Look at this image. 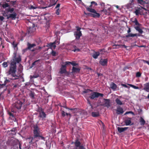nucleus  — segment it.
Instances as JSON below:
<instances>
[{
	"label": "nucleus",
	"instance_id": "obj_1",
	"mask_svg": "<svg viewBox=\"0 0 149 149\" xmlns=\"http://www.w3.org/2000/svg\"><path fill=\"white\" fill-rule=\"evenodd\" d=\"M9 70L7 73V76L9 77L10 79H18L19 77L16 74V65L14 63H11Z\"/></svg>",
	"mask_w": 149,
	"mask_h": 149
},
{
	"label": "nucleus",
	"instance_id": "obj_2",
	"mask_svg": "<svg viewBox=\"0 0 149 149\" xmlns=\"http://www.w3.org/2000/svg\"><path fill=\"white\" fill-rule=\"evenodd\" d=\"M103 94L98 92H93L90 94V98L91 99H94L95 98H97L99 96L102 97Z\"/></svg>",
	"mask_w": 149,
	"mask_h": 149
},
{
	"label": "nucleus",
	"instance_id": "obj_3",
	"mask_svg": "<svg viewBox=\"0 0 149 149\" xmlns=\"http://www.w3.org/2000/svg\"><path fill=\"white\" fill-rule=\"evenodd\" d=\"M77 31L74 33V35L75 36L76 39H79L81 35V32L80 31L81 28L77 27Z\"/></svg>",
	"mask_w": 149,
	"mask_h": 149
},
{
	"label": "nucleus",
	"instance_id": "obj_4",
	"mask_svg": "<svg viewBox=\"0 0 149 149\" xmlns=\"http://www.w3.org/2000/svg\"><path fill=\"white\" fill-rule=\"evenodd\" d=\"M34 133L35 137H38L39 136V129L38 127L35 125L34 127Z\"/></svg>",
	"mask_w": 149,
	"mask_h": 149
},
{
	"label": "nucleus",
	"instance_id": "obj_5",
	"mask_svg": "<svg viewBox=\"0 0 149 149\" xmlns=\"http://www.w3.org/2000/svg\"><path fill=\"white\" fill-rule=\"evenodd\" d=\"M22 103L19 100L17 101L13 105V106L18 109H20L22 107Z\"/></svg>",
	"mask_w": 149,
	"mask_h": 149
},
{
	"label": "nucleus",
	"instance_id": "obj_6",
	"mask_svg": "<svg viewBox=\"0 0 149 149\" xmlns=\"http://www.w3.org/2000/svg\"><path fill=\"white\" fill-rule=\"evenodd\" d=\"M75 144L76 147L78 149H85L84 146L81 145L80 142L78 141H76Z\"/></svg>",
	"mask_w": 149,
	"mask_h": 149
},
{
	"label": "nucleus",
	"instance_id": "obj_7",
	"mask_svg": "<svg viewBox=\"0 0 149 149\" xmlns=\"http://www.w3.org/2000/svg\"><path fill=\"white\" fill-rule=\"evenodd\" d=\"M17 14L15 12L13 13L10 14L7 16V19H9L10 18H11L13 19H15L16 18Z\"/></svg>",
	"mask_w": 149,
	"mask_h": 149
},
{
	"label": "nucleus",
	"instance_id": "obj_8",
	"mask_svg": "<svg viewBox=\"0 0 149 149\" xmlns=\"http://www.w3.org/2000/svg\"><path fill=\"white\" fill-rule=\"evenodd\" d=\"M36 45L34 44H31L30 43H28L27 44L28 49H30L31 51L33 52L35 50L33 48L36 46Z\"/></svg>",
	"mask_w": 149,
	"mask_h": 149
},
{
	"label": "nucleus",
	"instance_id": "obj_9",
	"mask_svg": "<svg viewBox=\"0 0 149 149\" xmlns=\"http://www.w3.org/2000/svg\"><path fill=\"white\" fill-rule=\"evenodd\" d=\"M121 97L120 96L118 98H116L115 100V101L116 103L118 105H122L123 104V102L121 100Z\"/></svg>",
	"mask_w": 149,
	"mask_h": 149
},
{
	"label": "nucleus",
	"instance_id": "obj_10",
	"mask_svg": "<svg viewBox=\"0 0 149 149\" xmlns=\"http://www.w3.org/2000/svg\"><path fill=\"white\" fill-rule=\"evenodd\" d=\"M39 117L42 118V119H44L46 117V114L45 112L41 110L39 111Z\"/></svg>",
	"mask_w": 149,
	"mask_h": 149
},
{
	"label": "nucleus",
	"instance_id": "obj_11",
	"mask_svg": "<svg viewBox=\"0 0 149 149\" xmlns=\"http://www.w3.org/2000/svg\"><path fill=\"white\" fill-rule=\"evenodd\" d=\"M107 59H101L100 61V63L102 65L105 66L107 65Z\"/></svg>",
	"mask_w": 149,
	"mask_h": 149
},
{
	"label": "nucleus",
	"instance_id": "obj_12",
	"mask_svg": "<svg viewBox=\"0 0 149 149\" xmlns=\"http://www.w3.org/2000/svg\"><path fill=\"white\" fill-rule=\"evenodd\" d=\"M80 69L78 68L73 67L72 70V72L73 73H76L79 72Z\"/></svg>",
	"mask_w": 149,
	"mask_h": 149
},
{
	"label": "nucleus",
	"instance_id": "obj_13",
	"mask_svg": "<svg viewBox=\"0 0 149 149\" xmlns=\"http://www.w3.org/2000/svg\"><path fill=\"white\" fill-rule=\"evenodd\" d=\"M104 100L105 101L104 104V106L106 107L107 108L109 107L110 106L109 100L106 99H104Z\"/></svg>",
	"mask_w": 149,
	"mask_h": 149
},
{
	"label": "nucleus",
	"instance_id": "obj_14",
	"mask_svg": "<svg viewBox=\"0 0 149 149\" xmlns=\"http://www.w3.org/2000/svg\"><path fill=\"white\" fill-rule=\"evenodd\" d=\"M142 9H144L145 10H146L145 8H143L141 7V8H139L138 9L136 10L134 12V13H135L136 15H138L141 13V10Z\"/></svg>",
	"mask_w": 149,
	"mask_h": 149
},
{
	"label": "nucleus",
	"instance_id": "obj_15",
	"mask_svg": "<svg viewBox=\"0 0 149 149\" xmlns=\"http://www.w3.org/2000/svg\"><path fill=\"white\" fill-rule=\"evenodd\" d=\"M116 111L117 113L118 114L123 113V109L120 106H118L117 107Z\"/></svg>",
	"mask_w": 149,
	"mask_h": 149
},
{
	"label": "nucleus",
	"instance_id": "obj_16",
	"mask_svg": "<svg viewBox=\"0 0 149 149\" xmlns=\"http://www.w3.org/2000/svg\"><path fill=\"white\" fill-rule=\"evenodd\" d=\"M55 43V42L53 43H50L48 44V46L49 47H50V48L52 49V50L53 49H55L56 47Z\"/></svg>",
	"mask_w": 149,
	"mask_h": 149
},
{
	"label": "nucleus",
	"instance_id": "obj_17",
	"mask_svg": "<svg viewBox=\"0 0 149 149\" xmlns=\"http://www.w3.org/2000/svg\"><path fill=\"white\" fill-rule=\"evenodd\" d=\"M66 72L65 65H62V67L61 69L60 72L61 74L65 73Z\"/></svg>",
	"mask_w": 149,
	"mask_h": 149
},
{
	"label": "nucleus",
	"instance_id": "obj_18",
	"mask_svg": "<svg viewBox=\"0 0 149 149\" xmlns=\"http://www.w3.org/2000/svg\"><path fill=\"white\" fill-rule=\"evenodd\" d=\"M127 127H118L117 129L118 130L119 132L120 133H121L122 132H123V131L126 130L127 129Z\"/></svg>",
	"mask_w": 149,
	"mask_h": 149
},
{
	"label": "nucleus",
	"instance_id": "obj_19",
	"mask_svg": "<svg viewBox=\"0 0 149 149\" xmlns=\"http://www.w3.org/2000/svg\"><path fill=\"white\" fill-rule=\"evenodd\" d=\"M110 87L114 91L116 90L117 87L116 84L113 83L110 84Z\"/></svg>",
	"mask_w": 149,
	"mask_h": 149
},
{
	"label": "nucleus",
	"instance_id": "obj_20",
	"mask_svg": "<svg viewBox=\"0 0 149 149\" xmlns=\"http://www.w3.org/2000/svg\"><path fill=\"white\" fill-rule=\"evenodd\" d=\"M100 53L98 52H95L93 54V57L94 58H97L99 55Z\"/></svg>",
	"mask_w": 149,
	"mask_h": 149
},
{
	"label": "nucleus",
	"instance_id": "obj_21",
	"mask_svg": "<svg viewBox=\"0 0 149 149\" xmlns=\"http://www.w3.org/2000/svg\"><path fill=\"white\" fill-rule=\"evenodd\" d=\"M79 114H80V116H81V117H82V116L85 114V112L84 111H79L77 113L76 115H79Z\"/></svg>",
	"mask_w": 149,
	"mask_h": 149
},
{
	"label": "nucleus",
	"instance_id": "obj_22",
	"mask_svg": "<svg viewBox=\"0 0 149 149\" xmlns=\"http://www.w3.org/2000/svg\"><path fill=\"white\" fill-rule=\"evenodd\" d=\"M39 76V75L38 74H34L33 76L32 75H31L30 76V81L31 82H33V81L32 80V79L34 78H36L38 77Z\"/></svg>",
	"mask_w": 149,
	"mask_h": 149
},
{
	"label": "nucleus",
	"instance_id": "obj_23",
	"mask_svg": "<svg viewBox=\"0 0 149 149\" xmlns=\"http://www.w3.org/2000/svg\"><path fill=\"white\" fill-rule=\"evenodd\" d=\"M135 29L137 31L140 33H143L142 30L139 26H136L135 27Z\"/></svg>",
	"mask_w": 149,
	"mask_h": 149
},
{
	"label": "nucleus",
	"instance_id": "obj_24",
	"mask_svg": "<svg viewBox=\"0 0 149 149\" xmlns=\"http://www.w3.org/2000/svg\"><path fill=\"white\" fill-rule=\"evenodd\" d=\"M131 122L130 118H129L125 121V123L126 125H130Z\"/></svg>",
	"mask_w": 149,
	"mask_h": 149
},
{
	"label": "nucleus",
	"instance_id": "obj_25",
	"mask_svg": "<svg viewBox=\"0 0 149 149\" xmlns=\"http://www.w3.org/2000/svg\"><path fill=\"white\" fill-rule=\"evenodd\" d=\"M12 44L15 50H16L17 49V44L15 43L14 41L12 43Z\"/></svg>",
	"mask_w": 149,
	"mask_h": 149
},
{
	"label": "nucleus",
	"instance_id": "obj_26",
	"mask_svg": "<svg viewBox=\"0 0 149 149\" xmlns=\"http://www.w3.org/2000/svg\"><path fill=\"white\" fill-rule=\"evenodd\" d=\"M140 121L141 125H143L145 123V121L141 117L140 119Z\"/></svg>",
	"mask_w": 149,
	"mask_h": 149
},
{
	"label": "nucleus",
	"instance_id": "obj_27",
	"mask_svg": "<svg viewBox=\"0 0 149 149\" xmlns=\"http://www.w3.org/2000/svg\"><path fill=\"white\" fill-rule=\"evenodd\" d=\"M92 115L93 117H96L99 115V113L97 112H93L92 113Z\"/></svg>",
	"mask_w": 149,
	"mask_h": 149
},
{
	"label": "nucleus",
	"instance_id": "obj_28",
	"mask_svg": "<svg viewBox=\"0 0 149 149\" xmlns=\"http://www.w3.org/2000/svg\"><path fill=\"white\" fill-rule=\"evenodd\" d=\"M5 80L4 81V83L1 84L2 85L5 86L7 83L10 82V80L8 79L6 77L5 78Z\"/></svg>",
	"mask_w": 149,
	"mask_h": 149
},
{
	"label": "nucleus",
	"instance_id": "obj_29",
	"mask_svg": "<svg viewBox=\"0 0 149 149\" xmlns=\"http://www.w3.org/2000/svg\"><path fill=\"white\" fill-rule=\"evenodd\" d=\"M137 36L136 34H132V33H129L128 35L126 36V37H134Z\"/></svg>",
	"mask_w": 149,
	"mask_h": 149
},
{
	"label": "nucleus",
	"instance_id": "obj_30",
	"mask_svg": "<svg viewBox=\"0 0 149 149\" xmlns=\"http://www.w3.org/2000/svg\"><path fill=\"white\" fill-rule=\"evenodd\" d=\"M87 9L90 12L94 13H96V11L94 9H93L92 8H87Z\"/></svg>",
	"mask_w": 149,
	"mask_h": 149
},
{
	"label": "nucleus",
	"instance_id": "obj_31",
	"mask_svg": "<svg viewBox=\"0 0 149 149\" xmlns=\"http://www.w3.org/2000/svg\"><path fill=\"white\" fill-rule=\"evenodd\" d=\"M133 22L136 25L139 26L140 25V24L139 23L136 18H135L134 20L133 21Z\"/></svg>",
	"mask_w": 149,
	"mask_h": 149
},
{
	"label": "nucleus",
	"instance_id": "obj_32",
	"mask_svg": "<svg viewBox=\"0 0 149 149\" xmlns=\"http://www.w3.org/2000/svg\"><path fill=\"white\" fill-rule=\"evenodd\" d=\"M128 85L135 89H138L139 88L138 87L136 86L133 85L131 84H128Z\"/></svg>",
	"mask_w": 149,
	"mask_h": 149
},
{
	"label": "nucleus",
	"instance_id": "obj_33",
	"mask_svg": "<svg viewBox=\"0 0 149 149\" xmlns=\"http://www.w3.org/2000/svg\"><path fill=\"white\" fill-rule=\"evenodd\" d=\"M144 89L146 91L149 92V86L146 84Z\"/></svg>",
	"mask_w": 149,
	"mask_h": 149
},
{
	"label": "nucleus",
	"instance_id": "obj_34",
	"mask_svg": "<svg viewBox=\"0 0 149 149\" xmlns=\"http://www.w3.org/2000/svg\"><path fill=\"white\" fill-rule=\"evenodd\" d=\"M7 11L8 12H9L10 13H12L14 11V8H9L7 10Z\"/></svg>",
	"mask_w": 149,
	"mask_h": 149
},
{
	"label": "nucleus",
	"instance_id": "obj_35",
	"mask_svg": "<svg viewBox=\"0 0 149 149\" xmlns=\"http://www.w3.org/2000/svg\"><path fill=\"white\" fill-rule=\"evenodd\" d=\"M8 113L9 114V115H10V118H14V114L13 113H11L10 112H8Z\"/></svg>",
	"mask_w": 149,
	"mask_h": 149
},
{
	"label": "nucleus",
	"instance_id": "obj_36",
	"mask_svg": "<svg viewBox=\"0 0 149 149\" xmlns=\"http://www.w3.org/2000/svg\"><path fill=\"white\" fill-rule=\"evenodd\" d=\"M71 62L69 61H66L64 63H63L64 65H65V67H66V65H68L70 64H71Z\"/></svg>",
	"mask_w": 149,
	"mask_h": 149
},
{
	"label": "nucleus",
	"instance_id": "obj_37",
	"mask_svg": "<svg viewBox=\"0 0 149 149\" xmlns=\"http://www.w3.org/2000/svg\"><path fill=\"white\" fill-rule=\"evenodd\" d=\"M74 47V50H73L72 51H73L74 52H77L79 51V49L77 48H76V47L75 46Z\"/></svg>",
	"mask_w": 149,
	"mask_h": 149
},
{
	"label": "nucleus",
	"instance_id": "obj_38",
	"mask_svg": "<svg viewBox=\"0 0 149 149\" xmlns=\"http://www.w3.org/2000/svg\"><path fill=\"white\" fill-rule=\"evenodd\" d=\"M37 8V7L36 6H31L30 7V9H35Z\"/></svg>",
	"mask_w": 149,
	"mask_h": 149
},
{
	"label": "nucleus",
	"instance_id": "obj_39",
	"mask_svg": "<svg viewBox=\"0 0 149 149\" xmlns=\"http://www.w3.org/2000/svg\"><path fill=\"white\" fill-rule=\"evenodd\" d=\"M9 6V5L8 3H5V4H4L2 5V7L3 8H6L7 7H8Z\"/></svg>",
	"mask_w": 149,
	"mask_h": 149
},
{
	"label": "nucleus",
	"instance_id": "obj_40",
	"mask_svg": "<svg viewBox=\"0 0 149 149\" xmlns=\"http://www.w3.org/2000/svg\"><path fill=\"white\" fill-rule=\"evenodd\" d=\"M4 68H6L8 66L7 63L6 62H4L2 64Z\"/></svg>",
	"mask_w": 149,
	"mask_h": 149
},
{
	"label": "nucleus",
	"instance_id": "obj_41",
	"mask_svg": "<svg viewBox=\"0 0 149 149\" xmlns=\"http://www.w3.org/2000/svg\"><path fill=\"white\" fill-rule=\"evenodd\" d=\"M75 1L79 4H81L82 3L81 0H76Z\"/></svg>",
	"mask_w": 149,
	"mask_h": 149
},
{
	"label": "nucleus",
	"instance_id": "obj_42",
	"mask_svg": "<svg viewBox=\"0 0 149 149\" xmlns=\"http://www.w3.org/2000/svg\"><path fill=\"white\" fill-rule=\"evenodd\" d=\"M30 96L32 97V98H34V93H33V92H31L30 94Z\"/></svg>",
	"mask_w": 149,
	"mask_h": 149
},
{
	"label": "nucleus",
	"instance_id": "obj_43",
	"mask_svg": "<svg viewBox=\"0 0 149 149\" xmlns=\"http://www.w3.org/2000/svg\"><path fill=\"white\" fill-rule=\"evenodd\" d=\"M52 56H55L56 55V53L55 52L52 51Z\"/></svg>",
	"mask_w": 149,
	"mask_h": 149
},
{
	"label": "nucleus",
	"instance_id": "obj_44",
	"mask_svg": "<svg viewBox=\"0 0 149 149\" xmlns=\"http://www.w3.org/2000/svg\"><path fill=\"white\" fill-rule=\"evenodd\" d=\"M138 2L141 4H144V2L142 0H138Z\"/></svg>",
	"mask_w": 149,
	"mask_h": 149
},
{
	"label": "nucleus",
	"instance_id": "obj_45",
	"mask_svg": "<svg viewBox=\"0 0 149 149\" xmlns=\"http://www.w3.org/2000/svg\"><path fill=\"white\" fill-rule=\"evenodd\" d=\"M69 109L70 110H72L74 112H75L76 111H77V108L75 109Z\"/></svg>",
	"mask_w": 149,
	"mask_h": 149
},
{
	"label": "nucleus",
	"instance_id": "obj_46",
	"mask_svg": "<svg viewBox=\"0 0 149 149\" xmlns=\"http://www.w3.org/2000/svg\"><path fill=\"white\" fill-rule=\"evenodd\" d=\"M60 12V10H59V8L57 9V10L56 11V13L57 15H58L59 14Z\"/></svg>",
	"mask_w": 149,
	"mask_h": 149
},
{
	"label": "nucleus",
	"instance_id": "obj_47",
	"mask_svg": "<svg viewBox=\"0 0 149 149\" xmlns=\"http://www.w3.org/2000/svg\"><path fill=\"white\" fill-rule=\"evenodd\" d=\"M141 76V74L139 72H137L136 74V76L137 77H140Z\"/></svg>",
	"mask_w": 149,
	"mask_h": 149
},
{
	"label": "nucleus",
	"instance_id": "obj_48",
	"mask_svg": "<svg viewBox=\"0 0 149 149\" xmlns=\"http://www.w3.org/2000/svg\"><path fill=\"white\" fill-rule=\"evenodd\" d=\"M71 64L73 66H76L77 65V64L76 63L74 62H71Z\"/></svg>",
	"mask_w": 149,
	"mask_h": 149
},
{
	"label": "nucleus",
	"instance_id": "obj_49",
	"mask_svg": "<svg viewBox=\"0 0 149 149\" xmlns=\"http://www.w3.org/2000/svg\"><path fill=\"white\" fill-rule=\"evenodd\" d=\"M38 137H39V138L40 139H42L44 140H45V139L44 137L40 136V135Z\"/></svg>",
	"mask_w": 149,
	"mask_h": 149
},
{
	"label": "nucleus",
	"instance_id": "obj_50",
	"mask_svg": "<svg viewBox=\"0 0 149 149\" xmlns=\"http://www.w3.org/2000/svg\"><path fill=\"white\" fill-rule=\"evenodd\" d=\"M4 19V17L2 16H0V20L1 21H3Z\"/></svg>",
	"mask_w": 149,
	"mask_h": 149
},
{
	"label": "nucleus",
	"instance_id": "obj_51",
	"mask_svg": "<svg viewBox=\"0 0 149 149\" xmlns=\"http://www.w3.org/2000/svg\"><path fill=\"white\" fill-rule=\"evenodd\" d=\"M61 113H62V116H65V112L64 111H62Z\"/></svg>",
	"mask_w": 149,
	"mask_h": 149
},
{
	"label": "nucleus",
	"instance_id": "obj_52",
	"mask_svg": "<svg viewBox=\"0 0 149 149\" xmlns=\"http://www.w3.org/2000/svg\"><path fill=\"white\" fill-rule=\"evenodd\" d=\"M118 46H119L120 47H126V46L124 45H119Z\"/></svg>",
	"mask_w": 149,
	"mask_h": 149
},
{
	"label": "nucleus",
	"instance_id": "obj_53",
	"mask_svg": "<svg viewBox=\"0 0 149 149\" xmlns=\"http://www.w3.org/2000/svg\"><path fill=\"white\" fill-rule=\"evenodd\" d=\"M60 5V4H59V3L58 4H57V5H56V7L55 8H57V9L59 8Z\"/></svg>",
	"mask_w": 149,
	"mask_h": 149
},
{
	"label": "nucleus",
	"instance_id": "obj_54",
	"mask_svg": "<svg viewBox=\"0 0 149 149\" xmlns=\"http://www.w3.org/2000/svg\"><path fill=\"white\" fill-rule=\"evenodd\" d=\"M143 61L145 63H147L149 65V61H145V60H143Z\"/></svg>",
	"mask_w": 149,
	"mask_h": 149
},
{
	"label": "nucleus",
	"instance_id": "obj_55",
	"mask_svg": "<svg viewBox=\"0 0 149 149\" xmlns=\"http://www.w3.org/2000/svg\"><path fill=\"white\" fill-rule=\"evenodd\" d=\"M121 85L125 87L128 88V86L126 84H121Z\"/></svg>",
	"mask_w": 149,
	"mask_h": 149
},
{
	"label": "nucleus",
	"instance_id": "obj_56",
	"mask_svg": "<svg viewBox=\"0 0 149 149\" xmlns=\"http://www.w3.org/2000/svg\"><path fill=\"white\" fill-rule=\"evenodd\" d=\"M38 61H36L35 62H34L33 63H32V66H33L34 65H35L36 64V62H37Z\"/></svg>",
	"mask_w": 149,
	"mask_h": 149
},
{
	"label": "nucleus",
	"instance_id": "obj_57",
	"mask_svg": "<svg viewBox=\"0 0 149 149\" xmlns=\"http://www.w3.org/2000/svg\"><path fill=\"white\" fill-rule=\"evenodd\" d=\"M93 3L94 4L95 6L97 5V4L94 1H92L91 2V4H92Z\"/></svg>",
	"mask_w": 149,
	"mask_h": 149
},
{
	"label": "nucleus",
	"instance_id": "obj_58",
	"mask_svg": "<svg viewBox=\"0 0 149 149\" xmlns=\"http://www.w3.org/2000/svg\"><path fill=\"white\" fill-rule=\"evenodd\" d=\"M21 61V60L20 58H19L17 59V61L18 63H19V62Z\"/></svg>",
	"mask_w": 149,
	"mask_h": 149
},
{
	"label": "nucleus",
	"instance_id": "obj_59",
	"mask_svg": "<svg viewBox=\"0 0 149 149\" xmlns=\"http://www.w3.org/2000/svg\"><path fill=\"white\" fill-rule=\"evenodd\" d=\"M131 32L130 29V28L127 31V33H129Z\"/></svg>",
	"mask_w": 149,
	"mask_h": 149
},
{
	"label": "nucleus",
	"instance_id": "obj_60",
	"mask_svg": "<svg viewBox=\"0 0 149 149\" xmlns=\"http://www.w3.org/2000/svg\"><path fill=\"white\" fill-rule=\"evenodd\" d=\"M47 28L49 27V22H47Z\"/></svg>",
	"mask_w": 149,
	"mask_h": 149
},
{
	"label": "nucleus",
	"instance_id": "obj_61",
	"mask_svg": "<svg viewBox=\"0 0 149 149\" xmlns=\"http://www.w3.org/2000/svg\"><path fill=\"white\" fill-rule=\"evenodd\" d=\"M66 115L67 116L69 115L70 116H71V114H70V113H66Z\"/></svg>",
	"mask_w": 149,
	"mask_h": 149
},
{
	"label": "nucleus",
	"instance_id": "obj_62",
	"mask_svg": "<svg viewBox=\"0 0 149 149\" xmlns=\"http://www.w3.org/2000/svg\"><path fill=\"white\" fill-rule=\"evenodd\" d=\"M132 112H131V111H130V112H126V113H125V114H128V113H132Z\"/></svg>",
	"mask_w": 149,
	"mask_h": 149
},
{
	"label": "nucleus",
	"instance_id": "obj_63",
	"mask_svg": "<svg viewBox=\"0 0 149 149\" xmlns=\"http://www.w3.org/2000/svg\"><path fill=\"white\" fill-rule=\"evenodd\" d=\"M146 84L148 86H149V82L146 83Z\"/></svg>",
	"mask_w": 149,
	"mask_h": 149
},
{
	"label": "nucleus",
	"instance_id": "obj_64",
	"mask_svg": "<svg viewBox=\"0 0 149 149\" xmlns=\"http://www.w3.org/2000/svg\"><path fill=\"white\" fill-rule=\"evenodd\" d=\"M89 104H90V105L91 106V107H92V106H91V104L89 102Z\"/></svg>",
	"mask_w": 149,
	"mask_h": 149
}]
</instances>
